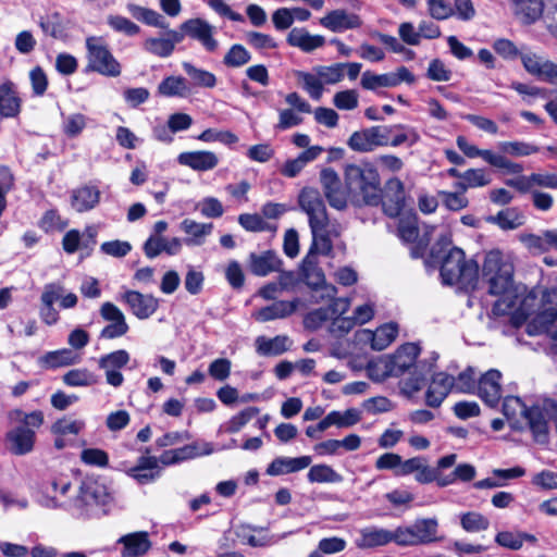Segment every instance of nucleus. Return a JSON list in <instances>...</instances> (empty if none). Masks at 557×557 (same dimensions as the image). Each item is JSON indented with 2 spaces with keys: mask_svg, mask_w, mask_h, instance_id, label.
<instances>
[{
  "mask_svg": "<svg viewBox=\"0 0 557 557\" xmlns=\"http://www.w3.org/2000/svg\"><path fill=\"white\" fill-rule=\"evenodd\" d=\"M431 258L441 263L440 273L445 285H458L460 288H472L478 282L479 265L467 259L462 249L453 246L451 236L445 233L440 236L431 249Z\"/></svg>",
  "mask_w": 557,
  "mask_h": 557,
  "instance_id": "nucleus-1",
  "label": "nucleus"
},
{
  "mask_svg": "<svg viewBox=\"0 0 557 557\" xmlns=\"http://www.w3.org/2000/svg\"><path fill=\"white\" fill-rule=\"evenodd\" d=\"M301 210L307 214L312 235V244L309 253L304 259V264H313V253L329 255L332 251L331 236H337L336 226L331 222L324 200L314 188H304L298 199Z\"/></svg>",
  "mask_w": 557,
  "mask_h": 557,
  "instance_id": "nucleus-2",
  "label": "nucleus"
},
{
  "mask_svg": "<svg viewBox=\"0 0 557 557\" xmlns=\"http://www.w3.org/2000/svg\"><path fill=\"white\" fill-rule=\"evenodd\" d=\"M483 278L488 284V293L500 298L494 304L495 314H505L513 306V263L511 255L499 249L485 253L482 265Z\"/></svg>",
  "mask_w": 557,
  "mask_h": 557,
  "instance_id": "nucleus-3",
  "label": "nucleus"
},
{
  "mask_svg": "<svg viewBox=\"0 0 557 557\" xmlns=\"http://www.w3.org/2000/svg\"><path fill=\"white\" fill-rule=\"evenodd\" d=\"M420 348L414 343H407L400 346L396 352L384 361L385 376H401L406 372L410 376L401 382V391L408 396L421 389L426 372L431 371L432 363L424 361L416 362Z\"/></svg>",
  "mask_w": 557,
  "mask_h": 557,
  "instance_id": "nucleus-4",
  "label": "nucleus"
},
{
  "mask_svg": "<svg viewBox=\"0 0 557 557\" xmlns=\"http://www.w3.org/2000/svg\"><path fill=\"white\" fill-rule=\"evenodd\" d=\"M557 411V403L546 399L542 405L537 404L528 408L519 397L508 396L503 403V412L510 421L511 428L520 430L522 424L520 418L533 433L534 440L545 443L547 440L546 416Z\"/></svg>",
  "mask_w": 557,
  "mask_h": 557,
  "instance_id": "nucleus-5",
  "label": "nucleus"
},
{
  "mask_svg": "<svg viewBox=\"0 0 557 557\" xmlns=\"http://www.w3.org/2000/svg\"><path fill=\"white\" fill-rule=\"evenodd\" d=\"M9 417L13 424L5 435L9 451L16 456L30 454L36 444V431L44 424L42 411L15 409Z\"/></svg>",
  "mask_w": 557,
  "mask_h": 557,
  "instance_id": "nucleus-6",
  "label": "nucleus"
},
{
  "mask_svg": "<svg viewBox=\"0 0 557 557\" xmlns=\"http://www.w3.org/2000/svg\"><path fill=\"white\" fill-rule=\"evenodd\" d=\"M337 288L332 284H324L315 290V301H330L327 307L314 309L304 318L306 329L314 331L336 314H344L350 307L348 298L336 297Z\"/></svg>",
  "mask_w": 557,
  "mask_h": 557,
  "instance_id": "nucleus-7",
  "label": "nucleus"
},
{
  "mask_svg": "<svg viewBox=\"0 0 557 557\" xmlns=\"http://www.w3.org/2000/svg\"><path fill=\"white\" fill-rule=\"evenodd\" d=\"M345 182L350 191L361 194L367 205L380 202V176L371 164H349L345 169Z\"/></svg>",
  "mask_w": 557,
  "mask_h": 557,
  "instance_id": "nucleus-8",
  "label": "nucleus"
},
{
  "mask_svg": "<svg viewBox=\"0 0 557 557\" xmlns=\"http://www.w3.org/2000/svg\"><path fill=\"white\" fill-rule=\"evenodd\" d=\"M87 67L103 76L117 77L121 74V64L113 57L101 37H88L86 39Z\"/></svg>",
  "mask_w": 557,
  "mask_h": 557,
  "instance_id": "nucleus-9",
  "label": "nucleus"
},
{
  "mask_svg": "<svg viewBox=\"0 0 557 557\" xmlns=\"http://www.w3.org/2000/svg\"><path fill=\"white\" fill-rule=\"evenodd\" d=\"M436 518L417 519L412 524L398 525L399 546L410 547L428 545L442 541Z\"/></svg>",
  "mask_w": 557,
  "mask_h": 557,
  "instance_id": "nucleus-10",
  "label": "nucleus"
},
{
  "mask_svg": "<svg viewBox=\"0 0 557 557\" xmlns=\"http://www.w3.org/2000/svg\"><path fill=\"white\" fill-rule=\"evenodd\" d=\"M110 502L108 487L97 480L87 479L82 483L73 505L82 512L90 513L95 507L104 506Z\"/></svg>",
  "mask_w": 557,
  "mask_h": 557,
  "instance_id": "nucleus-11",
  "label": "nucleus"
},
{
  "mask_svg": "<svg viewBox=\"0 0 557 557\" xmlns=\"http://www.w3.org/2000/svg\"><path fill=\"white\" fill-rule=\"evenodd\" d=\"M386 125H376L351 134L348 146L354 151L371 152L379 147L388 146Z\"/></svg>",
  "mask_w": 557,
  "mask_h": 557,
  "instance_id": "nucleus-12",
  "label": "nucleus"
},
{
  "mask_svg": "<svg viewBox=\"0 0 557 557\" xmlns=\"http://www.w3.org/2000/svg\"><path fill=\"white\" fill-rule=\"evenodd\" d=\"M394 543L399 546L398 527L389 530L376 525L362 528L358 531L355 544L358 548L369 549Z\"/></svg>",
  "mask_w": 557,
  "mask_h": 557,
  "instance_id": "nucleus-13",
  "label": "nucleus"
},
{
  "mask_svg": "<svg viewBox=\"0 0 557 557\" xmlns=\"http://www.w3.org/2000/svg\"><path fill=\"white\" fill-rule=\"evenodd\" d=\"M129 360L131 356L125 349H119L99 358L98 367L104 371L106 382L109 385L120 387L123 384L124 376L120 370L126 367Z\"/></svg>",
  "mask_w": 557,
  "mask_h": 557,
  "instance_id": "nucleus-14",
  "label": "nucleus"
},
{
  "mask_svg": "<svg viewBox=\"0 0 557 557\" xmlns=\"http://www.w3.org/2000/svg\"><path fill=\"white\" fill-rule=\"evenodd\" d=\"M380 201L386 215L396 218L405 207V186L397 177L389 178L380 191Z\"/></svg>",
  "mask_w": 557,
  "mask_h": 557,
  "instance_id": "nucleus-15",
  "label": "nucleus"
},
{
  "mask_svg": "<svg viewBox=\"0 0 557 557\" xmlns=\"http://www.w3.org/2000/svg\"><path fill=\"white\" fill-rule=\"evenodd\" d=\"M100 315L109 324L102 329L100 337L113 339L124 336L128 332V324L124 313L112 302H104L100 308Z\"/></svg>",
  "mask_w": 557,
  "mask_h": 557,
  "instance_id": "nucleus-16",
  "label": "nucleus"
},
{
  "mask_svg": "<svg viewBox=\"0 0 557 557\" xmlns=\"http://www.w3.org/2000/svg\"><path fill=\"white\" fill-rule=\"evenodd\" d=\"M70 487L71 482L66 478H53L42 483L39 491V503L48 508L62 506Z\"/></svg>",
  "mask_w": 557,
  "mask_h": 557,
  "instance_id": "nucleus-17",
  "label": "nucleus"
},
{
  "mask_svg": "<svg viewBox=\"0 0 557 557\" xmlns=\"http://www.w3.org/2000/svg\"><path fill=\"white\" fill-rule=\"evenodd\" d=\"M122 299L127 304L132 313L140 320L151 317L159 307V300L154 296L136 290L125 292Z\"/></svg>",
  "mask_w": 557,
  "mask_h": 557,
  "instance_id": "nucleus-18",
  "label": "nucleus"
},
{
  "mask_svg": "<svg viewBox=\"0 0 557 557\" xmlns=\"http://www.w3.org/2000/svg\"><path fill=\"white\" fill-rule=\"evenodd\" d=\"M100 198L101 191L96 185L85 184L71 191L70 202L74 211L84 213L94 210Z\"/></svg>",
  "mask_w": 557,
  "mask_h": 557,
  "instance_id": "nucleus-19",
  "label": "nucleus"
},
{
  "mask_svg": "<svg viewBox=\"0 0 557 557\" xmlns=\"http://www.w3.org/2000/svg\"><path fill=\"white\" fill-rule=\"evenodd\" d=\"M63 285L60 283L46 284L40 296L41 308L39 315L44 323L47 325L55 324L60 317L57 309L53 307L54 302L62 296Z\"/></svg>",
  "mask_w": 557,
  "mask_h": 557,
  "instance_id": "nucleus-20",
  "label": "nucleus"
},
{
  "mask_svg": "<svg viewBox=\"0 0 557 557\" xmlns=\"http://www.w3.org/2000/svg\"><path fill=\"white\" fill-rule=\"evenodd\" d=\"M22 98L16 85L11 81L0 84V117L13 119L22 111Z\"/></svg>",
  "mask_w": 557,
  "mask_h": 557,
  "instance_id": "nucleus-21",
  "label": "nucleus"
},
{
  "mask_svg": "<svg viewBox=\"0 0 557 557\" xmlns=\"http://www.w3.org/2000/svg\"><path fill=\"white\" fill-rule=\"evenodd\" d=\"M320 24L333 33H343L347 29L360 27L362 22L357 14L337 9L321 17Z\"/></svg>",
  "mask_w": 557,
  "mask_h": 557,
  "instance_id": "nucleus-22",
  "label": "nucleus"
},
{
  "mask_svg": "<svg viewBox=\"0 0 557 557\" xmlns=\"http://www.w3.org/2000/svg\"><path fill=\"white\" fill-rule=\"evenodd\" d=\"M177 162L197 172L211 171L219 164V157L210 150L185 151L177 156Z\"/></svg>",
  "mask_w": 557,
  "mask_h": 557,
  "instance_id": "nucleus-23",
  "label": "nucleus"
},
{
  "mask_svg": "<svg viewBox=\"0 0 557 557\" xmlns=\"http://www.w3.org/2000/svg\"><path fill=\"white\" fill-rule=\"evenodd\" d=\"M211 453L212 448L209 444H203V448L201 449L199 444L193 443L180 448L164 450L158 459L163 466H171L202 455H210Z\"/></svg>",
  "mask_w": 557,
  "mask_h": 557,
  "instance_id": "nucleus-24",
  "label": "nucleus"
},
{
  "mask_svg": "<svg viewBox=\"0 0 557 557\" xmlns=\"http://www.w3.org/2000/svg\"><path fill=\"white\" fill-rule=\"evenodd\" d=\"M451 391H454V376L445 372L434 374L426 391V405L433 408L440 407Z\"/></svg>",
  "mask_w": 557,
  "mask_h": 557,
  "instance_id": "nucleus-25",
  "label": "nucleus"
},
{
  "mask_svg": "<svg viewBox=\"0 0 557 557\" xmlns=\"http://www.w3.org/2000/svg\"><path fill=\"white\" fill-rule=\"evenodd\" d=\"M183 29L190 38L198 40L207 51L218 49V41L213 38L214 27L205 20H189L183 24Z\"/></svg>",
  "mask_w": 557,
  "mask_h": 557,
  "instance_id": "nucleus-26",
  "label": "nucleus"
},
{
  "mask_svg": "<svg viewBox=\"0 0 557 557\" xmlns=\"http://www.w3.org/2000/svg\"><path fill=\"white\" fill-rule=\"evenodd\" d=\"M500 377V372L492 369L478 382L479 396L491 407L496 406L502 397Z\"/></svg>",
  "mask_w": 557,
  "mask_h": 557,
  "instance_id": "nucleus-27",
  "label": "nucleus"
},
{
  "mask_svg": "<svg viewBox=\"0 0 557 557\" xmlns=\"http://www.w3.org/2000/svg\"><path fill=\"white\" fill-rule=\"evenodd\" d=\"M397 334L398 325L391 322L381 325L375 331L362 330L360 341L369 342L374 350H383L395 341Z\"/></svg>",
  "mask_w": 557,
  "mask_h": 557,
  "instance_id": "nucleus-28",
  "label": "nucleus"
},
{
  "mask_svg": "<svg viewBox=\"0 0 557 557\" xmlns=\"http://www.w3.org/2000/svg\"><path fill=\"white\" fill-rule=\"evenodd\" d=\"M144 252L147 258L153 259L162 252L175 256L182 250V242L177 237L168 238L164 236L151 235L144 244Z\"/></svg>",
  "mask_w": 557,
  "mask_h": 557,
  "instance_id": "nucleus-29",
  "label": "nucleus"
},
{
  "mask_svg": "<svg viewBox=\"0 0 557 557\" xmlns=\"http://www.w3.org/2000/svg\"><path fill=\"white\" fill-rule=\"evenodd\" d=\"M310 456L301 457H277L268 466L265 473L271 476L294 473L308 468L311 465Z\"/></svg>",
  "mask_w": 557,
  "mask_h": 557,
  "instance_id": "nucleus-30",
  "label": "nucleus"
},
{
  "mask_svg": "<svg viewBox=\"0 0 557 557\" xmlns=\"http://www.w3.org/2000/svg\"><path fill=\"white\" fill-rule=\"evenodd\" d=\"M182 38L183 36L178 32L169 30L165 37L147 38L143 44V48L153 55L168 58L173 53L175 45L178 44Z\"/></svg>",
  "mask_w": 557,
  "mask_h": 557,
  "instance_id": "nucleus-31",
  "label": "nucleus"
},
{
  "mask_svg": "<svg viewBox=\"0 0 557 557\" xmlns=\"http://www.w3.org/2000/svg\"><path fill=\"white\" fill-rule=\"evenodd\" d=\"M300 299L295 298L294 300H278L270 306L263 307L258 310L253 317L257 321L268 322L276 319H285L292 315L298 308Z\"/></svg>",
  "mask_w": 557,
  "mask_h": 557,
  "instance_id": "nucleus-32",
  "label": "nucleus"
},
{
  "mask_svg": "<svg viewBox=\"0 0 557 557\" xmlns=\"http://www.w3.org/2000/svg\"><path fill=\"white\" fill-rule=\"evenodd\" d=\"M159 459L153 456H143L135 467L127 471V474L139 484H148L156 481L160 475L158 469Z\"/></svg>",
  "mask_w": 557,
  "mask_h": 557,
  "instance_id": "nucleus-33",
  "label": "nucleus"
},
{
  "mask_svg": "<svg viewBox=\"0 0 557 557\" xmlns=\"http://www.w3.org/2000/svg\"><path fill=\"white\" fill-rule=\"evenodd\" d=\"M503 231H513L525 224L527 216L518 207H507L486 219Z\"/></svg>",
  "mask_w": 557,
  "mask_h": 557,
  "instance_id": "nucleus-34",
  "label": "nucleus"
},
{
  "mask_svg": "<svg viewBox=\"0 0 557 557\" xmlns=\"http://www.w3.org/2000/svg\"><path fill=\"white\" fill-rule=\"evenodd\" d=\"M530 335L550 334L557 341V309L549 308L541 311L528 325Z\"/></svg>",
  "mask_w": 557,
  "mask_h": 557,
  "instance_id": "nucleus-35",
  "label": "nucleus"
},
{
  "mask_svg": "<svg viewBox=\"0 0 557 557\" xmlns=\"http://www.w3.org/2000/svg\"><path fill=\"white\" fill-rule=\"evenodd\" d=\"M289 46L299 48L304 52H311L321 48L325 44V38L321 35H311L305 28H293L286 38Z\"/></svg>",
  "mask_w": 557,
  "mask_h": 557,
  "instance_id": "nucleus-36",
  "label": "nucleus"
},
{
  "mask_svg": "<svg viewBox=\"0 0 557 557\" xmlns=\"http://www.w3.org/2000/svg\"><path fill=\"white\" fill-rule=\"evenodd\" d=\"M117 543L124 545L122 557H140L145 555L151 543L147 532H135L121 536Z\"/></svg>",
  "mask_w": 557,
  "mask_h": 557,
  "instance_id": "nucleus-37",
  "label": "nucleus"
},
{
  "mask_svg": "<svg viewBox=\"0 0 557 557\" xmlns=\"http://www.w3.org/2000/svg\"><path fill=\"white\" fill-rule=\"evenodd\" d=\"M322 152V147L312 146L302 151L297 158L287 160L280 172L285 177H296L309 162L314 161Z\"/></svg>",
  "mask_w": 557,
  "mask_h": 557,
  "instance_id": "nucleus-38",
  "label": "nucleus"
},
{
  "mask_svg": "<svg viewBox=\"0 0 557 557\" xmlns=\"http://www.w3.org/2000/svg\"><path fill=\"white\" fill-rule=\"evenodd\" d=\"M181 230L188 236L185 244L188 246H201L206 237L212 233V223H199L191 219H185L181 222Z\"/></svg>",
  "mask_w": 557,
  "mask_h": 557,
  "instance_id": "nucleus-39",
  "label": "nucleus"
},
{
  "mask_svg": "<svg viewBox=\"0 0 557 557\" xmlns=\"http://www.w3.org/2000/svg\"><path fill=\"white\" fill-rule=\"evenodd\" d=\"M249 260L251 272L258 276H265L271 272H276L281 267L280 258L271 250L260 255L251 253Z\"/></svg>",
  "mask_w": 557,
  "mask_h": 557,
  "instance_id": "nucleus-40",
  "label": "nucleus"
},
{
  "mask_svg": "<svg viewBox=\"0 0 557 557\" xmlns=\"http://www.w3.org/2000/svg\"><path fill=\"white\" fill-rule=\"evenodd\" d=\"M292 341L287 335H277L273 338L259 336L256 338V350L260 356H278L287 351Z\"/></svg>",
  "mask_w": 557,
  "mask_h": 557,
  "instance_id": "nucleus-41",
  "label": "nucleus"
},
{
  "mask_svg": "<svg viewBox=\"0 0 557 557\" xmlns=\"http://www.w3.org/2000/svg\"><path fill=\"white\" fill-rule=\"evenodd\" d=\"M516 17L525 25L534 23L543 14L542 0H512Z\"/></svg>",
  "mask_w": 557,
  "mask_h": 557,
  "instance_id": "nucleus-42",
  "label": "nucleus"
},
{
  "mask_svg": "<svg viewBox=\"0 0 557 557\" xmlns=\"http://www.w3.org/2000/svg\"><path fill=\"white\" fill-rule=\"evenodd\" d=\"M388 146L398 147L401 145L413 146L420 140L418 132L404 124L386 125Z\"/></svg>",
  "mask_w": 557,
  "mask_h": 557,
  "instance_id": "nucleus-43",
  "label": "nucleus"
},
{
  "mask_svg": "<svg viewBox=\"0 0 557 557\" xmlns=\"http://www.w3.org/2000/svg\"><path fill=\"white\" fill-rule=\"evenodd\" d=\"M79 360V355L67 348L46 352L39 359L41 366L47 369L72 366L78 363Z\"/></svg>",
  "mask_w": 557,
  "mask_h": 557,
  "instance_id": "nucleus-44",
  "label": "nucleus"
},
{
  "mask_svg": "<svg viewBox=\"0 0 557 557\" xmlns=\"http://www.w3.org/2000/svg\"><path fill=\"white\" fill-rule=\"evenodd\" d=\"M191 92L188 81L182 76H168L158 85V94L163 97L185 98Z\"/></svg>",
  "mask_w": 557,
  "mask_h": 557,
  "instance_id": "nucleus-45",
  "label": "nucleus"
},
{
  "mask_svg": "<svg viewBox=\"0 0 557 557\" xmlns=\"http://www.w3.org/2000/svg\"><path fill=\"white\" fill-rule=\"evenodd\" d=\"M182 67L190 78V87L213 88L216 85V76L203 69H198L189 62H183Z\"/></svg>",
  "mask_w": 557,
  "mask_h": 557,
  "instance_id": "nucleus-46",
  "label": "nucleus"
},
{
  "mask_svg": "<svg viewBox=\"0 0 557 557\" xmlns=\"http://www.w3.org/2000/svg\"><path fill=\"white\" fill-rule=\"evenodd\" d=\"M62 381L71 387H89L99 382V377L86 368L72 369L63 374Z\"/></svg>",
  "mask_w": 557,
  "mask_h": 557,
  "instance_id": "nucleus-47",
  "label": "nucleus"
},
{
  "mask_svg": "<svg viewBox=\"0 0 557 557\" xmlns=\"http://www.w3.org/2000/svg\"><path fill=\"white\" fill-rule=\"evenodd\" d=\"M495 542L505 548L518 550L524 542L535 543L536 537L532 534L518 531H502L495 536Z\"/></svg>",
  "mask_w": 557,
  "mask_h": 557,
  "instance_id": "nucleus-48",
  "label": "nucleus"
},
{
  "mask_svg": "<svg viewBox=\"0 0 557 557\" xmlns=\"http://www.w3.org/2000/svg\"><path fill=\"white\" fill-rule=\"evenodd\" d=\"M39 26L46 35L54 39L64 40L67 38L66 27L59 12H53L52 14L41 17Z\"/></svg>",
  "mask_w": 557,
  "mask_h": 557,
  "instance_id": "nucleus-49",
  "label": "nucleus"
},
{
  "mask_svg": "<svg viewBox=\"0 0 557 557\" xmlns=\"http://www.w3.org/2000/svg\"><path fill=\"white\" fill-rule=\"evenodd\" d=\"M461 528L468 533H478L488 529L490 520L478 511H467L459 516Z\"/></svg>",
  "mask_w": 557,
  "mask_h": 557,
  "instance_id": "nucleus-50",
  "label": "nucleus"
},
{
  "mask_svg": "<svg viewBox=\"0 0 557 557\" xmlns=\"http://www.w3.org/2000/svg\"><path fill=\"white\" fill-rule=\"evenodd\" d=\"M308 481L311 483H339L343 476L337 473L331 466L315 465L310 468L307 474Z\"/></svg>",
  "mask_w": 557,
  "mask_h": 557,
  "instance_id": "nucleus-51",
  "label": "nucleus"
},
{
  "mask_svg": "<svg viewBox=\"0 0 557 557\" xmlns=\"http://www.w3.org/2000/svg\"><path fill=\"white\" fill-rule=\"evenodd\" d=\"M520 60L524 70L532 76L540 77L548 59L529 49H522Z\"/></svg>",
  "mask_w": 557,
  "mask_h": 557,
  "instance_id": "nucleus-52",
  "label": "nucleus"
},
{
  "mask_svg": "<svg viewBox=\"0 0 557 557\" xmlns=\"http://www.w3.org/2000/svg\"><path fill=\"white\" fill-rule=\"evenodd\" d=\"M498 149L512 157H528L540 151V148L533 144L525 141H500L498 143Z\"/></svg>",
  "mask_w": 557,
  "mask_h": 557,
  "instance_id": "nucleus-53",
  "label": "nucleus"
},
{
  "mask_svg": "<svg viewBox=\"0 0 557 557\" xmlns=\"http://www.w3.org/2000/svg\"><path fill=\"white\" fill-rule=\"evenodd\" d=\"M360 84L362 88L367 90H376L381 87H395V82L393 81L391 73L374 74L370 71L363 72Z\"/></svg>",
  "mask_w": 557,
  "mask_h": 557,
  "instance_id": "nucleus-54",
  "label": "nucleus"
},
{
  "mask_svg": "<svg viewBox=\"0 0 557 557\" xmlns=\"http://www.w3.org/2000/svg\"><path fill=\"white\" fill-rule=\"evenodd\" d=\"M107 24L116 33L124 34L126 36H135L140 32L137 24L132 22L129 18L122 15L110 14L107 17Z\"/></svg>",
  "mask_w": 557,
  "mask_h": 557,
  "instance_id": "nucleus-55",
  "label": "nucleus"
},
{
  "mask_svg": "<svg viewBox=\"0 0 557 557\" xmlns=\"http://www.w3.org/2000/svg\"><path fill=\"white\" fill-rule=\"evenodd\" d=\"M297 77L301 82L304 89L312 99L319 100L322 97L323 83L317 73L299 72Z\"/></svg>",
  "mask_w": 557,
  "mask_h": 557,
  "instance_id": "nucleus-56",
  "label": "nucleus"
},
{
  "mask_svg": "<svg viewBox=\"0 0 557 557\" xmlns=\"http://www.w3.org/2000/svg\"><path fill=\"white\" fill-rule=\"evenodd\" d=\"M197 138L205 143L219 141L226 146L237 144L239 140L238 136L230 131H218L214 128L205 129Z\"/></svg>",
  "mask_w": 557,
  "mask_h": 557,
  "instance_id": "nucleus-57",
  "label": "nucleus"
},
{
  "mask_svg": "<svg viewBox=\"0 0 557 557\" xmlns=\"http://www.w3.org/2000/svg\"><path fill=\"white\" fill-rule=\"evenodd\" d=\"M251 60L250 52L243 45H233L224 55V64L231 67H239Z\"/></svg>",
  "mask_w": 557,
  "mask_h": 557,
  "instance_id": "nucleus-58",
  "label": "nucleus"
},
{
  "mask_svg": "<svg viewBox=\"0 0 557 557\" xmlns=\"http://www.w3.org/2000/svg\"><path fill=\"white\" fill-rule=\"evenodd\" d=\"M490 165L503 170L507 174H521L523 172L522 164L513 162L504 154L491 151L487 162Z\"/></svg>",
  "mask_w": 557,
  "mask_h": 557,
  "instance_id": "nucleus-59",
  "label": "nucleus"
},
{
  "mask_svg": "<svg viewBox=\"0 0 557 557\" xmlns=\"http://www.w3.org/2000/svg\"><path fill=\"white\" fill-rule=\"evenodd\" d=\"M259 413L256 407H248L233 416L226 423V432L234 434L239 432L252 418Z\"/></svg>",
  "mask_w": 557,
  "mask_h": 557,
  "instance_id": "nucleus-60",
  "label": "nucleus"
},
{
  "mask_svg": "<svg viewBox=\"0 0 557 557\" xmlns=\"http://www.w3.org/2000/svg\"><path fill=\"white\" fill-rule=\"evenodd\" d=\"M245 40L250 47H252L256 50L277 48V42L271 35L260 32H247L245 34Z\"/></svg>",
  "mask_w": 557,
  "mask_h": 557,
  "instance_id": "nucleus-61",
  "label": "nucleus"
},
{
  "mask_svg": "<svg viewBox=\"0 0 557 557\" xmlns=\"http://www.w3.org/2000/svg\"><path fill=\"white\" fill-rule=\"evenodd\" d=\"M345 64L336 63L330 66H317L314 72L323 84H336L344 78Z\"/></svg>",
  "mask_w": 557,
  "mask_h": 557,
  "instance_id": "nucleus-62",
  "label": "nucleus"
},
{
  "mask_svg": "<svg viewBox=\"0 0 557 557\" xmlns=\"http://www.w3.org/2000/svg\"><path fill=\"white\" fill-rule=\"evenodd\" d=\"M85 428V422L83 420H71V419H60L54 422L51 426V431L53 434L59 436H65L69 434L77 435Z\"/></svg>",
  "mask_w": 557,
  "mask_h": 557,
  "instance_id": "nucleus-63",
  "label": "nucleus"
},
{
  "mask_svg": "<svg viewBox=\"0 0 557 557\" xmlns=\"http://www.w3.org/2000/svg\"><path fill=\"white\" fill-rule=\"evenodd\" d=\"M358 103L359 95L354 89L338 91L333 97V104L339 110H354Z\"/></svg>",
  "mask_w": 557,
  "mask_h": 557,
  "instance_id": "nucleus-64",
  "label": "nucleus"
}]
</instances>
